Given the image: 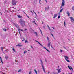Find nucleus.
Segmentation results:
<instances>
[{
	"label": "nucleus",
	"instance_id": "21",
	"mask_svg": "<svg viewBox=\"0 0 74 74\" xmlns=\"http://www.w3.org/2000/svg\"><path fill=\"white\" fill-rule=\"evenodd\" d=\"M25 43H28V42H29V41H27V40H25Z\"/></svg>",
	"mask_w": 74,
	"mask_h": 74
},
{
	"label": "nucleus",
	"instance_id": "61",
	"mask_svg": "<svg viewBox=\"0 0 74 74\" xmlns=\"http://www.w3.org/2000/svg\"><path fill=\"white\" fill-rule=\"evenodd\" d=\"M43 28H44V29H45V27L43 26Z\"/></svg>",
	"mask_w": 74,
	"mask_h": 74
},
{
	"label": "nucleus",
	"instance_id": "34",
	"mask_svg": "<svg viewBox=\"0 0 74 74\" xmlns=\"http://www.w3.org/2000/svg\"><path fill=\"white\" fill-rule=\"evenodd\" d=\"M35 15H36V18H37V14H36V13L35 14Z\"/></svg>",
	"mask_w": 74,
	"mask_h": 74
},
{
	"label": "nucleus",
	"instance_id": "58",
	"mask_svg": "<svg viewBox=\"0 0 74 74\" xmlns=\"http://www.w3.org/2000/svg\"><path fill=\"white\" fill-rule=\"evenodd\" d=\"M12 8H14V7H12Z\"/></svg>",
	"mask_w": 74,
	"mask_h": 74
},
{
	"label": "nucleus",
	"instance_id": "19",
	"mask_svg": "<svg viewBox=\"0 0 74 74\" xmlns=\"http://www.w3.org/2000/svg\"><path fill=\"white\" fill-rule=\"evenodd\" d=\"M63 10V8H62L60 10V12H62V11Z\"/></svg>",
	"mask_w": 74,
	"mask_h": 74
},
{
	"label": "nucleus",
	"instance_id": "37",
	"mask_svg": "<svg viewBox=\"0 0 74 74\" xmlns=\"http://www.w3.org/2000/svg\"><path fill=\"white\" fill-rule=\"evenodd\" d=\"M21 40H22V39H23V37H21Z\"/></svg>",
	"mask_w": 74,
	"mask_h": 74
},
{
	"label": "nucleus",
	"instance_id": "10",
	"mask_svg": "<svg viewBox=\"0 0 74 74\" xmlns=\"http://www.w3.org/2000/svg\"><path fill=\"white\" fill-rule=\"evenodd\" d=\"M60 70H61V69H60L59 70H58V74L59 73H60L61 72V71H60Z\"/></svg>",
	"mask_w": 74,
	"mask_h": 74
},
{
	"label": "nucleus",
	"instance_id": "8",
	"mask_svg": "<svg viewBox=\"0 0 74 74\" xmlns=\"http://www.w3.org/2000/svg\"><path fill=\"white\" fill-rule=\"evenodd\" d=\"M57 16H58V14H54L53 18L55 19V18Z\"/></svg>",
	"mask_w": 74,
	"mask_h": 74
},
{
	"label": "nucleus",
	"instance_id": "29",
	"mask_svg": "<svg viewBox=\"0 0 74 74\" xmlns=\"http://www.w3.org/2000/svg\"><path fill=\"white\" fill-rule=\"evenodd\" d=\"M3 30L5 32H6V30H7V29H5V28H4V29H3Z\"/></svg>",
	"mask_w": 74,
	"mask_h": 74
},
{
	"label": "nucleus",
	"instance_id": "49",
	"mask_svg": "<svg viewBox=\"0 0 74 74\" xmlns=\"http://www.w3.org/2000/svg\"><path fill=\"white\" fill-rule=\"evenodd\" d=\"M25 53H26V51H24V54H25Z\"/></svg>",
	"mask_w": 74,
	"mask_h": 74
},
{
	"label": "nucleus",
	"instance_id": "2",
	"mask_svg": "<svg viewBox=\"0 0 74 74\" xmlns=\"http://www.w3.org/2000/svg\"><path fill=\"white\" fill-rule=\"evenodd\" d=\"M40 61L41 62V64L42 66V67L43 69V71H44V73H45V69H44V65H43V62L41 60H40Z\"/></svg>",
	"mask_w": 74,
	"mask_h": 74
},
{
	"label": "nucleus",
	"instance_id": "52",
	"mask_svg": "<svg viewBox=\"0 0 74 74\" xmlns=\"http://www.w3.org/2000/svg\"><path fill=\"white\" fill-rule=\"evenodd\" d=\"M49 73H50V72L49 71H48V74H49Z\"/></svg>",
	"mask_w": 74,
	"mask_h": 74
},
{
	"label": "nucleus",
	"instance_id": "41",
	"mask_svg": "<svg viewBox=\"0 0 74 74\" xmlns=\"http://www.w3.org/2000/svg\"><path fill=\"white\" fill-rule=\"evenodd\" d=\"M62 8V5H61V7L60 8V9H61V8Z\"/></svg>",
	"mask_w": 74,
	"mask_h": 74
},
{
	"label": "nucleus",
	"instance_id": "16",
	"mask_svg": "<svg viewBox=\"0 0 74 74\" xmlns=\"http://www.w3.org/2000/svg\"><path fill=\"white\" fill-rule=\"evenodd\" d=\"M64 26H66V21H64Z\"/></svg>",
	"mask_w": 74,
	"mask_h": 74
},
{
	"label": "nucleus",
	"instance_id": "26",
	"mask_svg": "<svg viewBox=\"0 0 74 74\" xmlns=\"http://www.w3.org/2000/svg\"><path fill=\"white\" fill-rule=\"evenodd\" d=\"M47 40H48V41H49V38H48V37H47Z\"/></svg>",
	"mask_w": 74,
	"mask_h": 74
},
{
	"label": "nucleus",
	"instance_id": "33",
	"mask_svg": "<svg viewBox=\"0 0 74 74\" xmlns=\"http://www.w3.org/2000/svg\"><path fill=\"white\" fill-rule=\"evenodd\" d=\"M1 49L2 51H3V47H2L1 48Z\"/></svg>",
	"mask_w": 74,
	"mask_h": 74
},
{
	"label": "nucleus",
	"instance_id": "60",
	"mask_svg": "<svg viewBox=\"0 0 74 74\" xmlns=\"http://www.w3.org/2000/svg\"><path fill=\"white\" fill-rule=\"evenodd\" d=\"M39 3L40 4H41V2L40 1H39Z\"/></svg>",
	"mask_w": 74,
	"mask_h": 74
},
{
	"label": "nucleus",
	"instance_id": "9",
	"mask_svg": "<svg viewBox=\"0 0 74 74\" xmlns=\"http://www.w3.org/2000/svg\"><path fill=\"white\" fill-rule=\"evenodd\" d=\"M22 45L20 44H18V45H16V47H22Z\"/></svg>",
	"mask_w": 74,
	"mask_h": 74
},
{
	"label": "nucleus",
	"instance_id": "27",
	"mask_svg": "<svg viewBox=\"0 0 74 74\" xmlns=\"http://www.w3.org/2000/svg\"><path fill=\"white\" fill-rule=\"evenodd\" d=\"M23 40H22V41H23H23H25V38H23Z\"/></svg>",
	"mask_w": 74,
	"mask_h": 74
},
{
	"label": "nucleus",
	"instance_id": "25",
	"mask_svg": "<svg viewBox=\"0 0 74 74\" xmlns=\"http://www.w3.org/2000/svg\"><path fill=\"white\" fill-rule=\"evenodd\" d=\"M74 6H73L72 7V10H74Z\"/></svg>",
	"mask_w": 74,
	"mask_h": 74
},
{
	"label": "nucleus",
	"instance_id": "57",
	"mask_svg": "<svg viewBox=\"0 0 74 74\" xmlns=\"http://www.w3.org/2000/svg\"><path fill=\"white\" fill-rule=\"evenodd\" d=\"M37 0H35V1H34V2L36 1H37Z\"/></svg>",
	"mask_w": 74,
	"mask_h": 74
},
{
	"label": "nucleus",
	"instance_id": "38",
	"mask_svg": "<svg viewBox=\"0 0 74 74\" xmlns=\"http://www.w3.org/2000/svg\"><path fill=\"white\" fill-rule=\"evenodd\" d=\"M51 46L52 47V48H53V47H52V45H51Z\"/></svg>",
	"mask_w": 74,
	"mask_h": 74
},
{
	"label": "nucleus",
	"instance_id": "55",
	"mask_svg": "<svg viewBox=\"0 0 74 74\" xmlns=\"http://www.w3.org/2000/svg\"><path fill=\"white\" fill-rule=\"evenodd\" d=\"M31 47L32 48H33L32 46H31Z\"/></svg>",
	"mask_w": 74,
	"mask_h": 74
},
{
	"label": "nucleus",
	"instance_id": "24",
	"mask_svg": "<svg viewBox=\"0 0 74 74\" xmlns=\"http://www.w3.org/2000/svg\"><path fill=\"white\" fill-rule=\"evenodd\" d=\"M65 60L68 62H70V61L69 60L65 58Z\"/></svg>",
	"mask_w": 74,
	"mask_h": 74
},
{
	"label": "nucleus",
	"instance_id": "39",
	"mask_svg": "<svg viewBox=\"0 0 74 74\" xmlns=\"http://www.w3.org/2000/svg\"><path fill=\"white\" fill-rule=\"evenodd\" d=\"M60 51L61 52H63V50H60Z\"/></svg>",
	"mask_w": 74,
	"mask_h": 74
},
{
	"label": "nucleus",
	"instance_id": "40",
	"mask_svg": "<svg viewBox=\"0 0 74 74\" xmlns=\"http://www.w3.org/2000/svg\"><path fill=\"white\" fill-rule=\"evenodd\" d=\"M39 30H40V31L41 32V30L40 28H39Z\"/></svg>",
	"mask_w": 74,
	"mask_h": 74
},
{
	"label": "nucleus",
	"instance_id": "47",
	"mask_svg": "<svg viewBox=\"0 0 74 74\" xmlns=\"http://www.w3.org/2000/svg\"><path fill=\"white\" fill-rule=\"evenodd\" d=\"M31 74V72H29V74Z\"/></svg>",
	"mask_w": 74,
	"mask_h": 74
},
{
	"label": "nucleus",
	"instance_id": "30",
	"mask_svg": "<svg viewBox=\"0 0 74 74\" xmlns=\"http://www.w3.org/2000/svg\"><path fill=\"white\" fill-rule=\"evenodd\" d=\"M34 33H35V34H36V36H37V32H34Z\"/></svg>",
	"mask_w": 74,
	"mask_h": 74
},
{
	"label": "nucleus",
	"instance_id": "7",
	"mask_svg": "<svg viewBox=\"0 0 74 74\" xmlns=\"http://www.w3.org/2000/svg\"><path fill=\"white\" fill-rule=\"evenodd\" d=\"M43 48H44V49H46V51H48V52L50 53V51L48 50V49L46 48L45 47H43Z\"/></svg>",
	"mask_w": 74,
	"mask_h": 74
},
{
	"label": "nucleus",
	"instance_id": "63",
	"mask_svg": "<svg viewBox=\"0 0 74 74\" xmlns=\"http://www.w3.org/2000/svg\"><path fill=\"white\" fill-rule=\"evenodd\" d=\"M15 35L16 36H17V35L16 34H15Z\"/></svg>",
	"mask_w": 74,
	"mask_h": 74
},
{
	"label": "nucleus",
	"instance_id": "22",
	"mask_svg": "<svg viewBox=\"0 0 74 74\" xmlns=\"http://www.w3.org/2000/svg\"><path fill=\"white\" fill-rule=\"evenodd\" d=\"M35 41H36V42H38V44H40H40H41L39 42H38V41H37V40H35Z\"/></svg>",
	"mask_w": 74,
	"mask_h": 74
},
{
	"label": "nucleus",
	"instance_id": "1",
	"mask_svg": "<svg viewBox=\"0 0 74 74\" xmlns=\"http://www.w3.org/2000/svg\"><path fill=\"white\" fill-rule=\"evenodd\" d=\"M19 22L20 23L21 26H22L23 27L24 26H25V20L23 19H20V20H19Z\"/></svg>",
	"mask_w": 74,
	"mask_h": 74
},
{
	"label": "nucleus",
	"instance_id": "14",
	"mask_svg": "<svg viewBox=\"0 0 74 74\" xmlns=\"http://www.w3.org/2000/svg\"><path fill=\"white\" fill-rule=\"evenodd\" d=\"M68 67L69 69H70V70H71L72 69V70H73V68H72L71 67V68H70V67H69V66H68Z\"/></svg>",
	"mask_w": 74,
	"mask_h": 74
},
{
	"label": "nucleus",
	"instance_id": "56",
	"mask_svg": "<svg viewBox=\"0 0 74 74\" xmlns=\"http://www.w3.org/2000/svg\"><path fill=\"white\" fill-rule=\"evenodd\" d=\"M30 12H31L32 13H33V12H32V11H30Z\"/></svg>",
	"mask_w": 74,
	"mask_h": 74
},
{
	"label": "nucleus",
	"instance_id": "20",
	"mask_svg": "<svg viewBox=\"0 0 74 74\" xmlns=\"http://www.w3.org/2000/svg\"><path fill=\"white\" fill-rule=\"evenodd\" d=\"M48 28L49 29V30H51V29H50V27L48 26V25H47Z\"/></svg>",
	"mask_w": 74,
	"mask_h": 74
},
{
	"label": "nucleus",
	"instance_id": "50",
	"mask_svg": "<svg viewBox=\"0 0 74 74\" xmlns=\"http://www.w3.org/2000/svg\"><path fill=\"white\" fill-rule=\"evenodd\" d=\"M20 30H21V31H23V30L22 29H20L19 30V31H20Z\"/></svg>",
	"mask_w": 74,
	"mask_h": 74
},
{
	"label": "nucleus",
	"instance_id": "5",
	"mask_svg": "<svg viewBox=\"0 0 74 74\" xmlns=\"http://www.w3.org/2000/svg\"><path fill=\"white\" fill-rule=\"evenodd\" d=\"M65 3V2L64 1V0H62V7H64V5H65L64 4Z\"/></svg>",
	"mask_w": 74,
	"mask_h": 74
},
{
	"label": "nucleus",
	"instance_id": "4",
	"mask_svg": "<svg viewBox=\"0 0 74 74\" xmlns=\"http://www.w3.org/2000/svg\"><path fill=\"white\" fill-rule=\"evenodd\" d=\"M15 26L17 28L18 30L19 31V33H20V32L19 31V30H20V28H19V26H18V25L17 24Z\"/></svg>",
	"mask_w": 74,
	"mask_h": 74
},
{
	"label": "nucleus",
	"instance_id": "45",
	"mask_svg": "<svg viewBox=\"0 0 74 74\" xmlns=\"http://www.w3.org/2000/svg\"><path fill=\"white\" fill-rule=\"evenodd\" d=\"M40 45L42 46V47H43V45H42L41 44H40Z\"/></svg>",
	"mask_w": 74,
	"mask_h": 74
},
{
	"label": "nucleus",
	"instance_id": "59",
	"mask_svg": "<svg viewBox=\"0 0 74 74\" xmlns=\"http://www.w3.org/2000/svg\"><path fill=\"white\" fill-rule=\"evenodd\" d=\"M41 34H42V31H41Z\"/></svg>",
	"mask_w": 74,
	"mask_h": 74
},
{
	"label": "nucleus",
	"instance_id": "48",
	"mask_svg": "<svg viewBox=\"0 0 74 74\" xmlns=\"http://www.w3.org/2000/svg\"><path fill=\"white\" fill-rule=\"evenodd\" d=\"M23 12H24V14H26V13H25V12H24V11H23Z\"/></svg>",
	"mask_w": 74,
	"mask_h": 74
},
{
	"label": "nucleus",
	"instance_id": "36",
	"mask_svg": "<svg viewBox=\"0 0 74 74\" xmlns=\"http://www.w3.org/2000/svg\"><path fill=\"white\" fill-rule=\"evenodd\" d=\"M52 29H53L54 30H55V29L53 27H52Z\"/></svg>",
	"mask_w": 74,
	"mask_h": 74
},
{
	"label": "nucleus",
	"instance_id": "18",
	"mask_svg": "<svg viewBox=\"0 0 74 74\" xmlns=\"http://www.w3.org/2000/svg\"><path fill=\"white\" fill-rule=\"evenodd\" d=\"M34 70L35 71V73L36 74H37V71L36 70V69H34Z\"/></svg>",
	"mask_w": 74,
	"mask_h": 74
},
{
	"label": "nucleus",
	"instance_id": "42",
	"mask_svg": "<svg viewBox=\"0 0 74 74\" xmlns=\"http://www.w3.org/2000/svg\"><path fill=\"white\" fill-rule=\"evenodd\" d=\"M54 74H57V72H55L54 73Z\"/></svg>",
	"mask_w": 74,
	"mask_h": 74
},
{
	"label": "nucleus",
	"instance_id": "28",
	"mask_svg": "<svg viewBox=\"0 0 74 74\" xmlns=\"http://www.w3.org/2000/svg\"><path fill=\"white\" fill-rule=\"evenodd\" d=\"M21 71H22V70L21 69H20L18 71V72H21Z\"/></svg>",
	"mask_w": 74,
	"mask_h": 74
},
{
	"label": "nucleus",
	"instance_id": "43",
	"mask_svg": "<svg viewBox=\"0 0 74 74\" xmlns=\"http://www.w3.org/2000/svg\"><path fill=\"white\" fill-rule=\"evenodd\" d=\"M58 18H60V16H59L58 17Z\"/></svg>",
	"mask_w": 74,
	"mask_h": 74
},
{
	"label": "nucleus",
	"instance_id": "32",
	"mask_svg": "<svg viewBox=\"0 0 74 74\" xmlns=\"http://www.w3.org/2000/svg\"><path fill=\"white\" fill-rule=\"evenodd\" d=\"M63 48H65V49H66V50H67V49H66V47H65L64 46H63Z\"/></svg>",
	"mask_w": 74,
	"mask_h": 74
},
{
	"label": "nucleus",
	"instance_id": "44",
	"mask_svg": "<svg viewBox=\"0 0 74 74\" xmlns=\"http://www.w3.org/2000/svg\"><path fill=\"white\" fill-rule=\"evenodd\" d=\"M45 60L46 62H47V60H46V59H45Z\"/></svg>",
	"mask_w": 74,
	"mask_h": 74
},
{
	"label": "nucleus",
	"instance_id": "17",
	"mask_svg": "<svg viewBox=\"0 0 74 74\" xmlns=\"http://www.w3.org/2000/svg\"><path fill=\"white\" fill-rule=\"evenodd\" d=\"M17 16L19 18H22V16H20V15H18Z\"/></svg>",
	"mask_w": 74,
	"mask_h": 74
},
{
	"label": "nucleus",
	"instance_id": "35",
	"mask_svg": "<svg viewBox=\"0 0 74 74\" xmlns=\"http://www.w3.org/2000/svg\"><path fill=\"white\" fill-rule=\"evenodd\" d=\"M47 7H45V11H46V10H47Z\"/></svg>",
	"mask_w": 74,
	"mask_h": 74
},
{
	"label": "nucleus",
	"instance_id": "15",
	"mask_svg": "<svg viewBox=\"0 0 74 74\" xmlns=\"http://www.w3.org/2000/svg\"><path fill=\"white\" fill-rule=\"evenodd\" d=\"M67 14H68V16H70V13L68 11H67Z\"/></svg>",
	"mask_w": 74,
	"mask_h": 74
},
{
	"label": "nucleus",
	"instance_id": "3",
	"mask_svg": "<svg viewBox=\"0 0 74 74\" xmlns=\"http://www.w3.org/2000/svg\"><path fill=\"white\" fill-rule=\"evenodd\" d=\"M12 5L15 6L16 4V1L15 0H12Z\"/></svg>",
	"mask_w": 74,
	"mask_h": 74
},
{
	"label": "nucleus",
	"instance_id": "53",
	"mask_svg": "<svg viewBox=\"0 0 74 74\" xmlns=\"http://www.w3.org/2000/svg\"><path fill=\"white\" fill-rule=\"evenodd\" d=\"M34 23L35 24V25H37V24H36V23H35V22H34Z\"/></svg>",
	"mask_w": 74,
	"mask_h": 74
},
{
	"label": "nucleus",
	"instance_id": "51",
	"mask_svg": "<svg viewBox=\"0 0 74 74\" xmlns=\"http://www.w3.org/2000/svg\"><path fill=\"white\" fill-rule=\"evenodd\" d=\"M49 6H48V8H47V9H49Z\"/></svg>",
	"mask_w": 74,
	"mask_h": 74
},
{
	"label": "nucleus",
	"instance_id": "46",
	"mask_svg": "<svg viewBox=\"0 0 74 74\" xmlns=\"http://www.w3.org/2000/svg\"><path fill=\"white\" fill-rule=\"evenodd\" d=\"M26 30H27V29H25L24 30V31H26Z\"/></svg>",
	"mask_w": 74,
	"mask_h": 74
},
{
	"label": "nucleus",
	"instance_id": "54",
	"mask_svg": "<svg viewBox=\"0 0 74 74\" xmlns=\"http://www.w3.org/2000/svg\"><path fill=\"white\" fill-rule=\"evenodd\" d=\"M46 1V3H47V0H45Z\"/></svg>",
	"mask_w": 74,
	"mask_h": 74
},
{
	"label": "nucleus",
	"instance_id": "23",
	"mask_svg": "<svg viewBox=\"0 0 74 74\" xmlns=\"http://www.w3.org/2000/svg\"><path fill=\"white\" fill-rule=\"evenodd\" d=\"M50 33H51V35H52V36H53V38H54V36H53V34H52V33H51V32Z\"/></svg>",
	"mask_w": 74,
	"mask_h": 74
},
{
	"label": "nucleus",
	"instance_id": "13",
	"mask_svg": "<svg viewBox=\"0 0 74 74\" xmlns=\"http://www.w3.org/2000/svg\"><path fill=\"white\" fill-rule=\"evenodd\" d=\"M5 58L6 59V60H7V59H8V56H5Z\"/></svg>",
	"mask_w": 74,
	"mask_h": 74
},
{
	"label": "nucleus",
	"instance_id": "12",
	"mask_svg": "<svg viewBox=\"0 0 74 74\" xmlns=\"http://www.w3.org/2000/svg\"><path fill=\"white\" fill-rule=\"evenodd\" d=\"M0 60L2 64H3V60H2V59L1 58V57H0Z\"/></svg>",
	"mask_w": 74,
	"mask_h": 74
},
{
	"label": "nucleus",
	"instance_id": "31",
	"mask_svg": "<svg viewBox=\"0 0 74 74\" xmlns=\"http://www.w3.org/2000/svg\"><path fill=\"white\" fill-rule=\"evenodd\" d=\"M12 50L14 51V52H15V49L14 48H13L12 49Z\"/></svg>",
	"mask_w": 74,
	"mask_h": 74
},
{
	"label": "nucleus",
	"instance_id": "11",
	"mask_svg": "<svg viewBox=\"0 0 74 74\" xmlns=\"http://www.w3.org/2000/svg\"><path fill=\"white\" fill-rule=\"evenodd\" d=\"M64 58H65V59H69V57H67V56H64Z\"/></svg>",
	"mask_w": 74,
	"mask_h": 74
},
{
	"label": "nucleus",
	"instance_id": "62",
	"mask_svg": "<svg viewBox=\"0 0 74 74\" xmlns=\"http://www.w3.org/2000/svg\"><path fill=\"white\" fill-rule=\"evenodd\" d=\"M70 74H72L73 73H70Z\"/></svg>",
	"mask_w": 74,
	"mask_h": 74
},
{
	"label": "nucleus",
	"instance_id": "64",
	"mask_svg": "<svg viewBox=\"0 0 74 74\" xmlns=\"http://www.w3.org/2000/svg\"><path fill=\"white\" fill-rule=\"evenodd\" d=\"M68 74H70V73H68Z\"/></svg>",
	"mask_w": 74,
	"mask_h": 74
},
{
	"label": "nucleus",
	"instance_id": "6",
	"mask_svg": "<svg viewBox=\"0 0 74 74\" xmlns=\"http://www.w3.org/2000/svg\"><path fill=\"white\" fill-rule=\"evenodd\" d=\"M50 42H51L50 41H48V46L49 48L50 47Z\"/></svg>",
	"mask_w": 74,
	"mask_h": 74
}]
</instances>
